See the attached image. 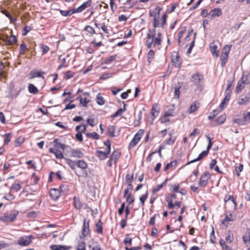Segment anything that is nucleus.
Returning a JSON list of instances; mask_svg holds the SVG:
<instances>
[{
  "mask_svg": "<svg viewBox=\"0 0 250 250\" xmlns=\"http://www.w3.org/2000/svg\"><path fill=\"white\" fill-rule=\"evenodd\" d=\"M66 164L73 170L79 177H86L87 173L86 171L87 164L83 160H77L73 161L69 159H65Z\"/></svg>",
  "mask_w": 250,
  "mask_h": 250,
  "instance_id": "f257e3e1",
  "label": "nucleus"
},
{
  "mask_svg": "<svg viewBox=\"0 0 250 250\" xmlns=\"http://www.w3.org/2000/svg\"><path fill=\"white\" fill-rule=\"evenodd\" d=\"M156 29H154L152 31L149 30L147 34L146 40V46L150 48L152 46L154 47H159L162 42V35L161 32H158L157 36L156 35Z\"/></svg>",
  "mask_w": 250,
  "mask_h": 250,
  "instance_id": "f03ea898",
  "label": "nucleus"
},
{
  "mask_svg": "<svg viewBox=\"0 0 250 250\" xmlns=\"http://www.w3.org/2000/svg\"><path fill=\"white\" fill-rule=\"evenodd\" d=\"M161 9L159 8L158 9L157 13L154 16V19H153V26L154 28H156L160 26L164 28L165 24L166 23V14L165 13L162 16V22L160 23L159 21V13Z\"/></svg>",
  "mask_w": 250,
  "mask_h": 250,
  "instance_id": "7ed1b4c3",
  "label": "nucleus"
},
{
  "mask_svg": "<svg viewBox=\"0 0 250 250\" xmlns=\"http://www.w3.org/2000/svg\"><path fill=\"white\" fill-rule=\"evenodd\" d=\"M144 133V130L140 129L137 133L135 135L133 139L131 140L129 145V148H131L134 147L140 141Z\"/></svg>",
  "mask_w": 250,
  "mask_h": 250,
  "instance_id": "20e7f679",
  "label": "nucleus"
},
{
  "mask_svg": "<svg viewBox=\"0 0 250 250\" xmlns=\"http://www.w3.org/2000/svg\"><path fill=\"white\" fill-rule=\"evenodd\" d=\"M74 206L75 208L79 210L83 209L86 211V209L89 210L90 208L84 203L81 202L79 199L76 197L73 198Z\"/></svg>",
  "mask_w": 250,
  "mask_h": 250,
  "instance_id": "39448f33",
  "label": "nucleus"
},
{
  "mask_svg": "<svg viewBox=\"0 0 250 250\" xmlns=\"http://www.w3.org/2000/svg\"><path fill=\"white\" fill-rule=\"evenodd\" d=\"M32 238L33 236L32 235L21 237L18 239L17 244L21 246H27L31 242Z\"/></svg>",
  "mask_w": 250,
  "mask_h": 250,
  "instance_id": "423d86ee",
  "label": "nucleus"
},
{
  "mask_svg": "<svg viewBox=\"0 0 250 250\" xmlns=\"http://www.w3.org/2000/svg\"><path fill=\"white\" fill-rule=\"evenodd\" d=\"M203 80V76L202 74L196 73L191 76L190 81L193 83L197 87H198L200 84V82Z\"/></svg>",
  "mask_w": 250,
  "mask_h": 250,
  "instance_id": "0eeeda50",
  "label": "nucleus"
},
{
  "mask_svg": "<svg viewBox=\"0 0 250 250\" xmlns=\"http://www.w3.org/2000/svg\"><path fill=\"white\" fill-rule=\"evenodd\" d=\"M89 234V221L86 220H83V226L82 229V234L80 236L81 239H84V238Z\"/></svg>",
  "mask_w": 250,
  "mask_h": 250,
  "instance_id": "6e6552de",
  "label": "nucleus"
},
{
  "mask_svg": "<svg viewBox=\"0 0 250 250\" xmlns=\"http://www.w3.org/2000/svg\"><path fill=\"white\" fill-rule=\"evenodd\" d=\"M209 178L210 174L209 172L207 171L204 172L200 178L199 182L200 186L203 187H205L207 185L208 181Z\"/></svg>",
  "mask_w": 250,
  "mask_h": 250,
  "instance_id": "1a4fd4ad",
  "label": "nucleus"
},
{
  "mask_svg": "<svg viewBox=\"0 0 250 250\" xmlns=\"http://www.w3.org/2000/svg\"><path fill=\"white\" fill-rule=\"evenodd\" d=\"M171 61L175 67H179L181 64V58L177 52H174L171 56Z\"/></svg>",
  "mask_w": 250,
  "mask_h": 250,
  "instance_id": "9d476101",
  "label": "nucleus"
},
{
  "mask_svg": "<svg viewBox=\"0 0 250 250\" xmlns=\"http://www.w3.org/2000/svg\"><path fill=\"white\" fill-rule=\"evenodd\" d=\"M92 4L91 0H88L84 2L79 7L75 8L76 13H80L85 10L86 8L89 7Z\"/></svg>",
  "mask_w": 250,
  "mask_h": 250,
  "instance_id": "9b49d317",
  "label": "nucleus"
},
{
  "mask_svg": "<svg viewBox=\"0 0 250 250\" xmlns=\"http://www.w3.org/2000/svg\"><path fill=\"white\" fill-rule=\"evenodd\" d=\"M110 151L106 150L105 151L101 150L96 151V155L101 160H103L107 158L108 154L110 153Z\"/></svg>",
  "mask_w": 250,
  "mask_h": 250,
  "instance_id": "f8f14e48",
  "label": "nucleus"
},
{
  "mask_svg": "<svg viewBox=\"0 0 250 250\" xmlns=\"http://www.w3.org/2000/svg\"><path fill=\"white\" fill-rule=\"evenodd\" d=\"M225 201L226 205H231L234 208H236L237 204L233 196L230 195H229L228 197L226 196L225 198Z\"/></svg>",
  "mask_w": 250,
  "mask_h": 250,
  "instance_id": "ddd939ff",
  "label": "nucleus"
},
{
  "mask_svg": "<svg viewBox=\"0 0 250 250\" xmlns=\"http://www.w3.org/2000/svg\"><path fill=\"white\" fill-rule=\"evenodd\" d=\"M49 152L54 154L57 159H61L63 158L62 152L57 148H50Z\"/></svg>",
  "mask_w": 250,
  "mask_h": 250,
  "instance_id": "4468645a",
  "label": "nucleus"
},
{
  "mask_svg": "<svg viewBox=\"0 0 250 250\" xmlns=\"http://www.w3.org/2000/svg\"><path fill=\"white\" fill-rule=\"evenodd\" d=\"M71 156L77 158H81L83 156V153L80 149H73L71 150Z\"/></svg>",
  "mask_w": 250,
  "mask_h": 250,
  "instance_id": "2eb2a0df",
  "label": "nucleus"
},
{
  "mask_svg": "<svg viewBox=\"0 0 250 250\" xmlns=\"http://www.w3.org/2000/svg\"><path fill=\"white\" fill-rule=\"evenodd\" d=\"M245 76L243 75L241 79L238 82L237 84L235 89V92L237 93H239L244 88L245 84L243 80V78Z\"/></svg>",
  "mask_w": 250,
  "mask_h": 250,
  "instance_id": "dca6fc26",
  "label": "nucleus"
},
{
  "mask_svg": "<svg viewBox=\"0 0 250 250\" xmlns=\"http://www.w3.org/2000/svg\"><path fill=\"white\" fill-rule=\"evenodd\" d=\"M50 195L53 199L56 200L60 195V191L56 188H52L50 190Z\"/></svg>",
  "mask_w": 250,
  "mask_h": 250,
  "instance_id": "f3484780",
  "label": "nucleus"
},
{
  "mask_svg": "<svg viewBox=\"0 0 250 250\" xmlns=\"http://www.w3.org/2000/svg\"><path fill=\"white\" fill-rule=\"evenodd\" d=\"M50 249L52 250H68L70 249V247L59 245H52L50 246Z\"/></svg>",
  "mask_w": 250,
  "mask_h": 250,
  "instance_id": "a211bd4d",
  "label": "nucleus"
},
{
  "mask_svg": "<svg viewBox=\"0 0 250 250\" xmlns=\"http://www.w3.org/2000/svg\"><path fill=\"white\" fill-rule=\"evenodd\" d=\"M208 150L203 151L202 153H201L199 155L198 157L196 159H195L194 160H192L190 161V162H189L188 163V164H190L193 163L194 162H195L196 161L200 160L203 158H204V157L208 155Z\"/></svg>",
  "mask_w": 250,
  "mask_h": 250,
  "instance_id": "6ab92c4d",
  "label": "nucleus"
},
{
  "mask_svg": "<svg viewBox=\"0 0 250 250\" xmlns=\"http://www.w3.org/2000/svg\"><path fill=\"white\" fill-rule=\"evenodd\" d=\"M210 50L213 56L217 58L219 55V51L217 50V47L216 45H210Z\"/></svg>",
  "mask_w": 250,
  "mask_h": 250,
  "instance_id": "aec40b11",
  "label": "nucleus"
},
{
  "mask_svg": "<svg viewBox=\"0 0 250 250\" xmlns=\"http://www.w3.org/2000/svg\"><path fill=\"white\" fill-rule=\"evenodd\" d=\"M103 223L101 220H99L96 224V231L99 234L103 233Z\"/></svg>",
  "mask_w": 250,
  "mask_h": 250,
  "instance_id": "412c9836",
  "label": "nucleus"
},
{
  "mask_svg": "<svg viewBox=\"0 0 250 250\" xmlns=\"http://www.w3.org/2000/svg\"><path fill=\"white\" fill-rule=\"evenodd\" d=\"M54 146L56 148H61L62 149H64L65 147V145L64 144H62L59 142V139H56L54 140Z\"/></svg>",
  "mask_w": 250,
  "mask_h": 250,
  "instance_id": "4be33fe9",
  "label": "nucleus"
},
{
  "mask_svg": "<svg viewBox=\"0 0 250 250\" xmlns=\"http://www.w3.org/2000/svg\"><path fill=\"white\" fill-rule=\"evenodd\" d=\"M29 92L33 94H35L38 92V88L33 84L29 83L28 86Z\"/></svg>",
  "mask_w": 250,
  "mask_h": 250,
  "instance_id": "5701e85b",
  "label": "nucleus"
},
{
  "mask_svg": "<svg viewBox=\"0 0 250 250\" xmlns=\"http://www.w3.org/2000/svg\"><path fill=\"white\" fill-rule=\"evenodd\" d=\"M44 73L43 72H38L32 71L30 72V75L31 76L30 79H33L36 77H42L44 79V77L42 76Z\"/></svg>",
  "mask_w": 250,
  "mask_h": 250,
  "instance_id": "b1692460",
  "label": "nucleus"
},
{
  "mask_svg": "<svg viewBox=\"0 0 250 250\" xmlns=\"http://www.w3.org/2000/svg\"><path fill=\"white\" fill-rule=\"evenodd\" d=\"M60 13L63 16H70L73 13H76L75 9H73L69 10H61Z\"/></svg>",
  "mask_w": 250,
  "mask_h": 250,
  "instance_id": "393cba45",
  "label": "nucleus"
},
{
  "mask_svg": "<svg viewBox=\"0 0 250 250\" xmlns=\"http://www.w3.org/2000/svg\"><path fill=\"white\" fill-rule=\"evenodd\" d=\"M120 156V152L118 150H115L112 153L111 158L112 160H113V163H115L117 160Z\"/></svg>",
  "mask_w": 250,
  "mask_h": 250,
  "instance_id": "a878e982",
  "label": "nucleus"
},
{
  "mask_svg": "<svg viewBox=\"0 0 250 250\" xmlns=\"http://www.w3.org/2000/svg\"><path fill=\"white\" fill-rule=\"evenodd\" d=\"M169 135L170 137L169 139L167 141L166 144L168 145H172L174 143L176 138L175 136H173L171 132L169 133Z\"/></svg>",
  "mask_w": 250,
  "mask_h": 250,
  "instance_id": "bb28decb",
  "label": "nucleus"
},
{
  "mask_svg": "<svg viewBox=\"0 0 250 250\" xmlns=\"http://www.w3.org/2000/svg\"><path fill=\"white\" fill-rule=\"evenodd\" d=\"M17 42V39L16 36L11 35L8 38L6 42L9 44L12 45Z\"/></svg>",
  "mask_w": 250,
  "mask_h": 250,
  "instance_id": "cd10ccee",
  "label": "nucleus"
},
{
  "mask_svg": "<svg viewBox=\"0 0 250 250\" xmlns=\"http://www.w3.org/2000/svg\"><path fill=\"white\" fill-rule=\"evenodd\" d=\"M87 212H89L91 214V217L93 218H96L98 217V210L97 209H92L90 208V209H86Z\"/></svg>",
  "mask_w": 250,
  "mask_h": 250,
  "instance_id": "c85d7f7f",
  "label": "nucleus"
},
{
  "mask_svg": "<svg viewBox=\"0 0 250 250\" xmlns=\"http://www.w3.org/2000/svg\"><path fill=\"white\" fill-rule=\"evenodd\" d=\"M96 102L99 105H103L104 104V98L100 93H99L96 97Z\"/></svg>",
  "mask_w": 250,
  "mask_h": 250,
  "instance_id": "c756f323",
  "label": "nucleus"
},
{
  "mask_svg": "<svg viewBox=\"0 0 250 250\" xmlns=\"http://www.w3.org/2000/svg\"><path fill=\"white\" fill-rule=\"evenodd\" d=\"M181 86L179 85L176 86L174 88V98L176 99H178L180 97V89Z\"/></svg>",
  "mask_w": 250,
  "mask_h": 250,
  "instance_id": "7c9ffc66",
  "label": "nucleus"
},
{
  "mask_svg": "<svg viewBox=\"0 0 250 250\" xmlns=\"http://www.w3.org/2000/svg\"><path fill=\"white\" fill-rule=\"evenodd\" d=\"M228 56L229 55L221 54V64L222 67H224L225 65V64L227 62V60H228Z\"/></svg>",
  "mask_w": 250,
  "mask_h": 250,
  "instance_id": "2f4dec72",
  "label": "nucleus"
},
{
  "mask_svg": "<svg viewBox=\"0 0 250 250\" xmlns=\"http://www.w3.org/2000/svg\"><path fill=\"white\" fill-rule=\"evenodd\" d=\"M250 98L247 96H241L238 100L239 104H244L249 101Z\"/></svg>",
  "mask_w": 250,
  "mask_h": 250,
  "instance_id": "473e14b6",
  "label": "nucleus"
},
{
  "mask_svg": "<svg viewBox=\"0 0 250 250\" xmlns=\"http://www.w3.org/2000/svg\"><path fill=\"white\" fill-rule=\"evenodd\" d=\"M212 16H220L222 14V11L220 8H215L212 10L210 12Z\"/></svg>",
  "mask_w": 250,
  "mask_h": 250,
  "instance_id": "72a5a7b5",
  "label": "nucleus"
},
{
  "mask_svg": "<svg viewBox=\"0 0 250 250\" xmlns=\"http://www.w3.org/2000/svg\"><path fill=\"white\" fill-rule=\"evenodd\" d=\"M198 106H197L196 103L195 102H194L189 107V108L188 109V113H192L194 112H195L196 110L198 109Z\"/></svg>",
  "mask_w": 250,
  "mask_h": 250,
  "instance_id": "f704fd0d",
  "label": "nucleus"
},
{
  "mask_svg": "<svg viewBox=\"0 0 250 250\" xmlns=\"http://www.w3.org/2000/svg\"><path fill=\"white\" fill-rule=\"evenodd\" d=\"M129 234H127L125 235V237L124 240V243L125 245H128L129 246H131L132 245V238L129 237Z\"/></svg>",
  "mask_w": 250,
  "mask_h": 250,
  "instance_id": "c9c22d12",
  "label": "nucleus"
},
{
  "mask_svg": "<svg viewBox=\"0 0 250 250\" xmlns=\"http://www.w3.org/2000/svg\"><path fill=\"white\" fill-rule=\"evenodd\" d=\"M231 45H225L222 49L221 54L229 55V53Z\"/></svg>",
  "mask_w": 250,
  "mask_h": 250,
  "instance_id": "e433bc0d",
  "label": "nucleus"
},
{
  "mask_svg": "<svg viewBox=\"0 0 250 250\" xmlns=\"http://www.w3.org/2000/svg\"><path fill=\"white\" fill-rule=\"evenodd\" d=\"M174 108L173 106L172 108H170L168 110V111L165 112L164 114V118H167L169 116H174Z\"/></svg>",
  "mask_w": 250,
  "mask_h": 250,
  "instance_id": "4c0bfd02",
  "label": "nucleus"
},
{
  "mask_svg": "<svg viewBox=\"0 0 250 250\" xmlns=\"http://www.w3.org/2000/svg\"><path fill=\"white\" fill-rule=\"evenodd\" d=\"M126 110V108H119L113 115L111 116L112 118H115L119 115H121L124 111Z\"/></svg>",
  "mask_w": 250,
  "mask_h": 250,
  "instance_id": "58836bf2",
  "label": "nucleus"
},
{
  "mask_svg": "<svg viewBox=\"0 0 250 250\" xmlns=\"http://www.w3.org/2000/svg\"><path fill=\"white\" fill-rule=\"evenodd\" d=\"M226 240L229 243H231L233 240V234L231 233L230 230H229L228 234L226 237Z\"/></svg>",
  "mask_w": 250,
  "mask_h": 250,
  "instance_id": "ea45409f",
  "label": "nucleus"
},
{
  "mask_svg": "<svg viewBox=\"0 0 250 250\" xmlns=\"http://www.w3.org/2000/svg\"><path fill=\"white\" fill-rule=\"evenodd\" d=\"M233 122L239 125H247L243 118L241 119H235L234 120Z\"/></svg>",
  "mask_w": 250,
  "mask_h": 250,
  "instance_id": "a19ab883",
  "label": "nucleus"
},
{
  "mask_svg": "<svg viewBox=\"0 0 250 250\" xmlns=\"http://www.w3.org/2000/svg\"><path fill=\"white\" fill-rule=\"evenodd\" d=\"M74 73L72 71L69 70L65 72L64 76V78L65 80H68L71 79L74 76Z\"/></svg>",
  "mask_w": 250,
  "mask_h": 250,
  "instance_id": "79ce46f5",
  "label": "nucleus"
},
{
  "mask_svg": "<svg viewBox=\"0 0 250 250\" xmlns=\"http://www.w3.org/2000/svg\"><path fill=\"white\" fill-rule=\"evenodd\" d=\"M89 102V101L87 99L86 97L81 98L80 99V103L83 107L87 106V104Z\"/></svg>",
  "mask_w": 250,
  "mask_h": 250,
  "instance_id": "37998d69",
  "label": "nucleus"
},
{
  "mask_svg": "<svg viewBox=\"0 0 250 250\" xmlns=\"http://www.w3.org/2000/svg\"><path fill=\"white\" fill-rule=\"evenodd\" d=\"M133 179V174H127L125 176V181L126 184L131 183Z\"/></svg>",
  "mask_w": 250,
  "mask_h": 250,
  "instance_id": "c03bdc74",
  "label": "nucleus"
},
{
  "mask_svg": "<svg viewBox=\"0 0 250 250\" xmlns=\"http://www.w3.org/2000/svg\"><path fill=\"white\" fill-rule=\"evenodd\" d=\"M86 135L94 139H98L99 138V135L96 132L88 133Z\"/></svg>",
  "mask_w": 250,
  "mask_h": 250,
  "instance_id": "a18cd8bd",
  "label": "nucleus"
},
{
  "mask_svg": "<svg viewBox=\"0 0 250 250\" xmlns=\"http://www.w3.org/2000/svg\"><path fill=\"white\" fill-rule=\"evenodd\" d=\"M84 30L88 32L90 34H94L95 33L94 29L89 25H87L84 28Z\"/></svg>",
  "mask_w": 250,
  "mask_h": 250,
  "instance_id": "49530a36",
  "label": "nucleus"
},
{
  "mask_svg": "<svg viewBox=\"0 0 250 250\" xmlns=\"http://www.w3.org/2000/svg\"><path fill=\"white\" fill-rule=\"evenodd\" d=\"M159 113V110L153 106L151 109V115L154 117L153 119L158 115Z\"/></svg>",
  "mask_w": 250,
  "mask_h": 250,
  "instance_id": "de8ad7c7",
  "label": "nucleus"
},
{
  "mask_svg": "<svg viewBox=\"0 0 250 250\" xmlns=\"http://www.w3.org/2000/svg\"><path fill=\"white\" fill-rule=\"evenodd\" d=\"M26 49H27L26 44L24 43H21L20 47V53L21 54H23Z\"/></svg>",
  "mask_w": 250,
  "mask_h": 250,
  "instance_id": "09e8293b",
  "label": "nucleus"
},
{
  "mask_svg": "<svg viewBox=\"0 0 250 250\" xmlns=\"http://www.w3.org/2000/svg\"><path fill=\"white\" fill-rule=\"evenodd\" d=\"M85 243L84 242H82L78 244L77 250H85Z\"/></svg>",
  "mask_w": 250,
  "mask_h": 250,
  "instance_id": "8fccbe9b",
  "label": "nucleus"
},
{
  "mask_svg": "<svg viewBox=\"0 0 250 250\" xmlns=\"http://www.w3.org/2000/svg\"><path fill=\"white\" fill-rule=\"evenodd\" d=\"M18 213L19 212L17 210H12L9 214V219H15Z\"/></svg>",
  "mask_w": 250,
  "mask_h": 250,
  "instance_id": "3c124183",
  "label": "nucleus"
},
{
  "mask_svg": "<svg viewBox=\"0 0 250 250\" xmlns=\"http://www.w3.org/2000/svg\"><path fill=\"white\" fill-rule=\"evenodd\" d=\"M11 188L18 191L21 188V186L20 184L15 183L12 185Z\"/></svg>",
  "mask_w": 250,
  "mask_h": 250,
  "instance_id": "603ef678",
  "label": "nucleus"
},
{
  "mask_svg": "<svg viewBox=\"0 0 250 250\" xmlns=\"http://www.w3.org/2000/svg\"><path fill=\"white\" fill-rule=\"evenodd\" d=\"M226 120V116L225 115H222L220 116L217 119V122L220 124H222L224 123Z\"/></svg>",
  "mask_w": 250,
  "mask_h": 250,
  "instance_id": "864d4df0",
  "label": "nucleus"
},
{
  "mask_svg": "<svg viewBox=\"0 0 250 250\" xmlns=\"http://www.w3.org/2000/svg\"><path fill=\"white\" fill-rule=\"evenodd\" d=\"M134 201V198L133 196L131 194V193H129L127 198H126V202L128 204H131Z\"/></svg>",
  "mask_w": 250,
  "mask_h": 250,
  "instance_id": "5fc2aeb1",
  "label": "nucleus"
},
{
  "mask_svg": "<svg viewBox=\"0 0 250 250\" xmlns=\"http://www.w3.org/2000/svg\"><path fill=\"white\" fill-rule=\"evenodd\" d=\"M24 141V139L21 137H19L16 141L15 143L16 146H20Z\"/></svg>",
  "mask_w": 250,
  "mask_h": 250,
  "instance_id": "6e6d98bb",
  "label": "nucleus"
},
{
  "mask_svg": "<svg viewBox=\"0 0 250 250\" xmlns=\"http://www.w3.org/2000/svg\"><path fill=\"white\" fill-rule=\"evenodd\" d=\"M39 214L36 212L32 211L30 212H29L27 215V217L29 218H37L38 217Z\"/></svg>",
  "mask_w": 250,
  "mask_h": 250,
  "instance_id": "4d7b16f0",
  "label": "nucleus"
},
{
  "mask_svg": "<svg viewBox=\"0 0 250 250\" xmlns=\"http://www.w3.org/2000/svg\"><path fill=\"white\" fill-rule=\"evenodd\" d=\"M8 243H6L3 241L0 242V250L6 249L9 247Z\"/></svg>",
  "mask_w": 250,
  "mask_h": 250,
  "instance_id": "13d9d810",
  "label": "nucleus"
},
{
  "mask_svg": "<svg viewBox=\"0 0 250 250\" xmlns=\"http://www.w3.org/2000/svg\"><path fill=\"white\" fill-rule=\"evenodd\" d=\"M42 54H45L49 51V47L45 45H42L41 46Z\"/></svg>",
  "mask_w": 250,
  "mask_h": 250,
  "instance_id": "bf43d9fd",
  "label": "nucleus"
},
{
  "mask_svg": "<svg viewBox=\"0 0 250 250\" xmlns=\"http://www.w3.org/2000/svg\"><path fill=\"white\" fill-rule=\"evenodd\" d=\"M147 193L146 192V194L142 195L140 197V202L142 203V205H143L144 204L145 201L147 198Z\"/></svg>",
  "mask_w": 250,
  "mask_h": 250,
  "instance_id": "052dcab7",
  "label": "nucleus"
},
{
  "mask_svg": "<svg viewBox=\"0 0 250 250\" xmlns=\"http://www.w3.org/2000/svg\"><path fill=\"white\" fill-rule=\"evenodd\" d=\"M112 76V74L111 73H105L103 74L100 77V79L104 80L107 78H109L111 77Z\"/></svg>",
  "mask_w": 250,
  "mask_h": 250,
  "instance_id": "680f3d73",
  "label": "nucleus"
},
{
  "mask_svg": "<svg viewBox=\"0 0 250 250\" xmlns=\"http://www.w3.org/2000/svg\"><path fill=\"white\" fill-rule=\"evenodd\" d=\"M244 120L247 124L250 121V112H248L243 117Z\"/></svg>",
  "mask_w": 250,
  "mask_h": 250,
  "instance_id": "e2e57ef3",
  "label": "nucleus"
},
{
  "mask_svg": "<svg viewBox=\"0 0 250 250\" xmlns=\"http://www.w3.org/2000/svg\"><path fill=\"white\" fill-rule=\"evenodd\" d=\"M200 133V130L198 128L194 129L193 131L190 133V137H193L196 135H198Z\"/></svg>",
  "mask_w": 250,
  "mask_h": 250,
  "instance_id": "0e129e2a",
  "label": "nucleus"
},
{
  "mask_svg": "<svg viewBox=\"0 0 250 250\" xmlns=\"http://www.w3.org/2000/svg\"><path fill=\"white\" fill-rule=\"evenodd\" d=\"M167 164H168V165H169L170 168L173 169L176 167V166L177 164V162H176V161H173L169 163H168Z\"/></svg>",
  "mask_w": 250,
  "mask_h": 250,
  "instance_id": "69168bd1",
  "label": "nucleus"
},
{
  "mask_svg": "<svg viewBox=\"0 0 250 250\" xmlns=\"http://www.w3.org/2000/svg\"><path fill=\"white\" fill-rule=\"evenodd\" d=\"M76 138L80 142H82L83 140V136L80 132H78L75 135Z\"/></svg>",
  "mask_w": 250,
  "mask_h": 250,
  "instance_id": "338daca9",
  "label": "nucleus"
},
{
  "mask_svg": "<svg viewBox=\"0 0 250 250\" xmlns=\"http://www.w3.org/2000/svg\"><path fill=\"white\" fill-rule=\"evenodd\" d=\"M244 242L245 244L250 243V236L249 235H246L243 237Z\"/></svg>",
  "mask_w": 250,
  "mask_h": 250,
  "instance_id": "774afa93",
  "label": "nucleus"
}]
</instances>
